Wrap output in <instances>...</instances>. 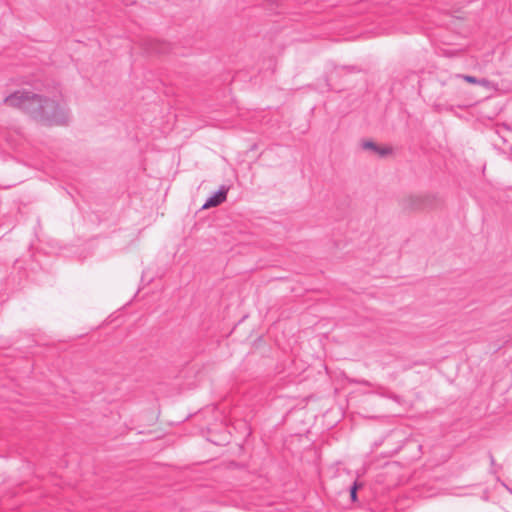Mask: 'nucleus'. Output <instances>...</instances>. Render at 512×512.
<instances>
[{"label":"nucleus","mask_w":512,"mask_h":512,"mask_svg":"<svg viewBox=\"0 0 512 512\" xmlns=\"http://www.w3.org/2000/svg\"><path fill=\"white\" fill-rule=\"evenodd\" d=\"M363 148L364 149H369V150H373L374 152L378 153L379 155L381 156H384V155H387L391 152V149L388 148V147H385V148H379L378 146H376L375 143H373L372 141H366L363 143Z\"/></svg>","instance_id":"4"},{"label":"nucleus","mask_w":512,"mask_h":512,"mask_svg":"<svg viewBox=\"0 0 512 512\" xmlns=\"http://www.w3.org/2000/svg\"><path fill=\"white\" fill-rule=\"evenodd\" d=\"M4 103L24 111L43 126L65 125L70 119L67 103L61 94L47 98L23 89L6 96Z\"/></svg>","instance_id":"1"},{"label":"nucleus","mask_w":512,"mask_h":512,"mask_svg":"<svg viewBox=\"0 0 512 512\" xmlns=\"http://www.w3.org/2000/svg\"><path fill=\"white\" fill-rule=\"evenodd\" d=\"M228 189L225 186L220 187L213 195H211L202 205V209L216 207L226 200Z\"/></svg>","instance_id":"2"},{"label":"nucleus","mask_w":512,"mask_h":512,"mask_svg":"<svg viewBox=\"0 0 512 512\" xmlns=\"http://www.w3.org/2000/svg\"><path fill=\"white\" fill-rule=\"evenodd\" d=\"M357 489H358V485H357V483H354V485L351 487V491H350L351 498H352V500H353V501H355V500H356V497H357V494H356Z\"/></svg>","instance_id":"5"},{"label":"nucleus","mask_w":512,"mask_h":512,"mask_svg":"<svg viewBox=\"0 0 512 512\" xmlns=\"http://www.w3.org/2000/svg\"><path fill=\"white\" fill-rule=\"evenodd\" d=\"M458 77H461L463 80H465L466 82L471 83V84H478L487 89L493 88V84L487 79H478V78H476L474 76H470V75H459Z\"/></svg>","instance_id":"3"}]
</instances>
